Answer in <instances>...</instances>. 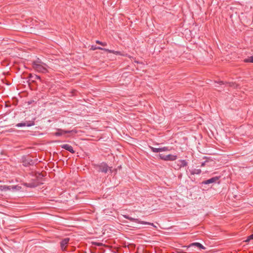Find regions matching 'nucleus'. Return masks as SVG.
Segmentation results:
<instances>
[{"mask_svg":"<svg viewBox=\"0 0 253 253\" xmlns=\"http://www.w3.org/2000/svg\"><path fill=\"white\" fill-rule=\"evenodd\" d=\"M32 67L36 71L45 73L47 72L48 66L43 63L41 59L38 58L37 60L33 61Z\"/></svg>","mask_w":253,"mask_h":253,"instance_id":"1","label":"nucleus"},{"mask_svg":"<svg viewBox=\"0 0 253 253\" xmlns=\"http://www.w3.org/2000/svg\"><path fill=\"white\" fill-rule=\"evenodd\" d=\"M124 217L125 218L131 221H133V222H136V223H140V224H142L152 225V226H154L155 227H156V226L155 225H154L153 223H151V222H146V221H140L138 219L132 218L131 217L127 215H124Z\"/></svg>","mask_w":253,"mask_h":253,"instance_id":"2","label":"nucleus"},{"mask_svg":"<svg viewBox=\"0 0 253 253\" xmlns=\"http://www.w3.org/2000/svg\"><path fill=\"white\" fill-rule=\"evenodd\" d=\"M159 157L161 160H163L164 161H175L177 157L176 155H171V154H169L167 155H164L163 154H160L159 155Z\"/></svg>","mask_w":253,"mask_h":253,"instance_id":"3","label":"nucleus"},{"mask_svg":"<svg viewBox=\"0 0 253 253\" xmlns=\"http://www.w3.org/2000/svg\"><path fill=\"white\" fill-rule=\"evenodd\" d=\"M57 132L54 133L55 136H61L66 133H70L72 135L76 134L77 133V131L75 129H73L71 130H64L61 129H58Z\"/></svg>","mask_w":253,"mask_h":253,"instance_id":"4","label":"nucleus"},{"mask_svg":"<svg viewBox=\"0 0 253 253\" xmlns=\"http://www.w3.org/2000/svg\"><path fill=\"white\" fill-rule=\"evenodd\" d=\"M109 167L105 163H102L98 167V171L106 173L109 170Z\"/></svg>","mask_w":253,"mask_h":253,"instance_id":"5","label":"nucleus"},{"mask_svg":"<svg viewBox=\"0 0 253 253\" xmlns=\"http://www.w3.org/2000/svg\"><path fill=\"white\" fill-rule=\"evenodd\" d=\"M188 163L185 160H180L177 162V167L175 168V169H179L182 167H185L187 165Z\"/></svg>","mask_w":253,"mask_h":253,"instance_id":"6","label":"nucleus"},{"mask_svg":"<svg viewBox=\"0 0 253 253\" xmlns=\"http://www.w3.org/2000/svg\"><path fill=\"white\" fill-rule=\"evenodd\" d=\"M219 179V177L215 176L203 182L204 184H209L216 182Z\"/></svg>","mask_w":253,"mask_h":253,"instance_id":"7","label":"nucleus"},{"mask_svg":"<svg viewBox=\"0 0 253 253\" xmlns=\"http://www.w3.org/2000/svg\"><path fill=\"white\" fill-rule=\"evenodd\" d=\"M61 147L62 148H63V149L69 151L71 153L74 154L75 153V151L74 150L73 147L69 144H63V145H62L61 146Z\"/></svg>","mask_w":253,"mask_h":253,"instance_id":"8","label":"nucleus"},{"mask_svg":"<svg viewBox=\"0 0 253 253\" xmlns=\"http://www.w3.org/2000/svg\"><path fill=\"white\" fill-rule=\"evenodd\" d=\"M69 241V238H67L63 239L61 242V248L62 251H64L65 250L66 246L68 244Z\"/></svg>","mask_w":253,"mask_h":253,"instance_id":"9","label":"nucleus"},{"mask_svg":"<svg viewBox=\"0 0 253 253\" xmlns=\"http://www.w3.org/2000/svg\"><path fill=\"white\" fill-rule=\"evenodd\" d=\"M91 49L93 50H95L96 49H100V50H104L106 51H108L109 53H114V51L113 50H109L108 49H106V48H102V47H101L99 46H96L95 45H92L91 46Z\"/></svg>","mask_w":253,"mask_h":253,"instance_id":"10","label":"nucleus"},{"mask_svg":"<svg viewBox=\"0 0 253 253\" xmlns=\"http://www.w3.org/2000/svg\"><path fill=\"white\" fill-rule=\"evenodd\" d=\"M198 247L201 250H205V247L199 243H197V242L193 243L191 244L188 246L189 248H191V247Z\"/></svg>","mask_w":253,"mask_h":253,"instance_id":"11","label":"nucleus"},{"mask_svg":"<svg viewBox=\"0 0 253 253\" xmlns=\"http://www.w3.org/2000/svg\"><path fill=\"white\" fill-rule=\"evenodd\" d=\"M34 125V123L33 122L32 123H20L16 125V126L17 127H23V126H31Z\"/></svg>","mask_w":253,"mask_h":253,"instance_id":"12","label":"nucleus"},{"mask_svg":"<svg viewBox=\"0 0 253 253\" xmlns=\"http://www.w3.org/2000/svg\"><path fill=\"white\" fill-rule=\"evenodd\" d=\"M190 172L191 175L200 174L201 173V170L200 169H194L190 170Z\"/></svg>","mask_w":253,"mask_h":253,"instance_id":"13","label":"nucleus"},{"mask_svg":"<svg viewBox=\"0 0 253 253\" xmlns=\"http://www.w3.org/2000/svg\"><path fill=\"white\" fill-rule=\"evenodd\" d=\"M11 190V187L9 186L1 185L0 186V191Z\"/></svg>","mask_w":253,"mask_h":253,"instance_id":"14","label":"nucleus"},{"mask_svg":"<svg viewBox=\"0 0 253 253\" xmlns=\"http://www.w3.org/2000/svg\"><path fill=\"white\" fill-rule=\"evenodd\" d=\"M161 152H165V151H169L172 150V147H163L160 148Z\"/></svg>","mask_w":253,"mask_h":253,"instance_id":"15","label":"nucleus"},{"mask_svg":"<svg viewBox=\"0 0 253 253\" xmlns=\"http://www.w3.org/2000/svg\"><path fill=\"white\" fill-rule=\"evenodd\" d=\"M151 151L154 153H160L161 152L160 148H154L153 147H150Z\"/></svg>","mask_w":253,"mask_h":253,"instance_id":"16","label":"nucleus"},{"mask_svg":"<svg viewBox=\"0 0 253 253\" xmlns=\"http://www.w3.org/2000/svg\"><path fill=\"white\" fill-rule=\"evenodd\" d=\"M11 187V190L14 191V190H19L21 189L20 186H9Z\"/></svg>","mask_w":253,"mask_h":253,"instance_id":"17","label":"nucleus"},{"mask_svg":"<svg viewBox=\"0 0 253 253\" xmlns=\"http://www.w3.org/2000/svg\"><path fill=\"white\" fill-rule=\"evenodd\" d=\"M245 62H251L253 63V55L249 57L248 58H246L244 60Z\"/></svg>","mask_w":253,"mask_h":253,"instance_id":"18","label":"nucleus"},{"mask_svg":"<svg viewBox=\"0 0 253 253\" xmlns=\"http://www.w3.org/2000/svg\"><path fill=\"white\" fill-rule=\"evenodd\" d=\"M96 43H98L99 44H100V45H101L102 46H106V45H107V43L106 42H100V41H99L98 40L96 41Z\"/></svg>","mask_w":253,"mask_h":253,"instance_id":"19","label":"nucleus"},{"mask_svg":"<svg viewBox=\"0 0 253 253\" xmlns=\"http://www.w3.org/2000/svg\"><path fill=\"white\" fill-rule=\"evenodd\" d=\"M253 239V234L249 236L248 238V239L246 240V242H249L251 240Z\"/></svg>","mask_w":253,"mask_h":253,"instance_id":"20","label":"nucleus"},{"mask_svg":"<svg viewBox=\"0 0 253 253\" xmlns=\"http://www.w3.org/2000/svg\"><path fill=\"white\" fill-rule=\"evenodd\" d=\"M228 84L229 86H233L234 87H237V86L236 84H235L234 83H228Z\"/></svg>","mask_w":253,"mask_h":253,"instance_id":"21","label":"nucleus"},{"mask_svg":"<svg viewBox=\"0 0 253 253\" xmlns=\"http://www.w3.org/2000/svg\"><path fill=\"white\" fill-rule=\"evenodd\" d=\"M215 84H216L215 85V86H216V87L218 86L217 85H216V84L221 85V84H224L222 82H215Z\"/></svg>","mask_w":253,"mask_h":253,"instance_id":"22","label":"nucleus"},{"mask_svg":"<svg viewBox=\"0 0 253 253\" xmlns=\"http://www.w3.org/2000/svg\"><path fill=\"white\" fill-rule=\"evenodd\" d=\"M114 51V52L113 53H115V54H120V52L119 51H115L114 50H113Z\"/></svg>","mask_w":253,"mask_h":253,"instance_id":"23","label":"nucleus"},{"mask_svg":"<svg viewBox=\"0 0 253 253\" xmlns=\"http://www.w3.org/2000/svg\"><path fill=\"white\" fill-rule=\"evenodd\" d=\"M36 78L40 79V77L39 76H36Z\"/></svg>","mask_w":253,"mask_h":253,"instance_id":"24","label":"nucleus"},{"mask_svg":"<svg viewBox=\"0 0 253 253\" xmlns=\"http://www.w3.org/2000/svg\"><path fill=\"white\" fill-rule=\"evenodd\" d=\"M204 165H205V163H202V166H204Z\"/></svg>","mask_w":253,"mask_h":253,"instance_id":"25","label":"nucleus"}]
</instances>
